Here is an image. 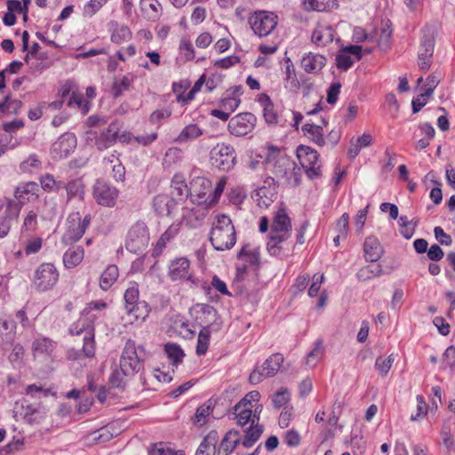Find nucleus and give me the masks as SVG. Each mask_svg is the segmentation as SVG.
<instances>
[{
	"label": "nucleus",
	"instance_id": "nucleus-24",
	"mask_svg": "<svg viewBox=\"0 0 455 455\" xmlns=\"http://www.w3.org/2000/svg\"><path fill=\"white\" fill-rule=\"evenodd\" d=\"M334 39V30L329 26H317L312 34V42L317 46H325Z\"/></svg>",
	"mask_w": 455,
	"mask_h": 455
},
{
	"label": "nucleus",
	"instance_id": "nucleus-7",
	"mask_svg": "<svg viewBox=\"0 0 455 455\" xmlns=\"http://www.w3.org/2000/svg\"><path fill=\"white\" fill-rule=\"evenodd\" d=\"M212 164L223 172H228L235 164L236 153L228 144H217L210 153Z\"/></svg>",
	"mask_w": 455,
	"mask_h": 455
},
{
	"label": "nucleus",
	"instance_id": "nucleus-23",
	"mask_svg": "<svg viewBox=\"0 0 455 455\" xmlns=\"http://www.w3.org/2000/svg\"><path fill=\"white\" fill-rule=\"evenodd\" d=\"M32 348L35 357L47 358L52 355L55 343L48 338H39L33 342Z\"/></svg>",
	"mask_w": 455,
	"mask_h": 455
},
{
	"label": "nucleus",
	"instance_id": "nucleus-19",
	"mask_svg": "<svg viewBox=\"0 0 455 455\" xmlns=\"http://www.w3.org/2000/svg\"><path fill=\"white\" fill-rule=\"evenodd\" d=\"M176 204V201L168 195H157L153 199L154 210L160 216H170Z\"/></svg>",
	"mask_w": 455,
	"mask_h": 455
},
{
	"label": "nucleus",
	"instance_id": "nucleus-10",
	"mask_svg": "<svg viewBox=\"0 0 455 455\" xmlns=\"http://www.w3.org/2000/svg\"><path fill=\"white\" fill-rule=\"evenodd\" d=\"M297 157L309 179L320 176L319 154L316 150L305 145L297 148Z\"/></svg>",
	"mask_w": 455,
	"mask_h": 455
},
{
	"label": "nucleus",
	"instance_id": "nucleus-54",
	"mask_svg": "<svg viewBox=\"0 0 455 455\" xmlns=\"http://www.w3.org/2000/svg\"><path fill=\"white\" fill-rule=\"evenodd\" d=\"M131 85V79L124 76L120 81H115L112 91L115 97L120 96L124 92L127 91Z\"/></svg>",
	"mask_w": 455,
	"mask_h": 455
},
{
	"label": "nucleus",
	"instance_id": "nucleus-57",
	"mask_svg": "<svg viewBox=\"0 0 455 455\" xmlns=\"http://www.w3.org/2000/svg\"><path fill=\"white\" fill-rule=\"evenodd\" d=\"M180 53L184 56L186 60H191L195 57L194 47L189 40L182 38L180 43Z\"/></svg>",
	"mask_w": 455,
	"mask_h": 455
},
{
	"label": "nucleus",
	"instance_id": "nucleus-12",
	"mask_svg": "<svg viewBox=\"0 0 455 455\" xmlns=\"http://www.w3.org/2000/svg\"><path fill=\"white\" fill-rule=\"evenodd\" d=\"M256 120V116L251 113L238 114L229 120L228 132L237 137L244 136L253 130Z\"/></svg>",
	"mask_w": 455,
	"mask_h": 455
},
{
	"label": "nucleus",
	"instance_id": "nucleus-14",
	"mask_svg": "<svg viewBox=\"0 0 455 455\" xmlns=\"http://www.w3.org/2000/svg\"><path fill=\"white\" fill-rule=\"evenodd\" d=\"M39 186L34 181L20 182L14 189V205L20 212L21 207L28 202H33L38 198Z\"/></svg>",
	"mask_w": 455,
	"mask_h": 455
},
{
	"label": "nucleus",
	"instance_id": "nucleus-15",
	"mask_svg": "<svg viewBox=\"0 0 455 455\" xmlns=\"http://www.w3.org/2000/svg\"><path fill=\"white\" fill-rule=\"evenodd\" d=\"M261 411L262 405L256 403L252 409V427L246 431L244 438L242 442L245 448L251 447L259 440L263 432V427L259 425V413Z\"/></svg>",
	"mask_w": 455,
	"mask_h": 455
},
{
	"label": "nucleus",
	"instance_id": "nucleus-34",
	"mask_svg": "<svg viewBox=\"0 0 455 455\" xmlns=\"http://www.w3.org/2000/svg\"><path fill=\"white\" fill-rule=\"evenodd\" d=\"M119 275L118 267L116 265H108L100 278V287L108 291L117 280Z\"/></svg>",
	"mask_w": 455,
	"mask_h": 455
},
{
	"label": "nucleus",
	"instance_id": "nucleus-38",
	"mask_svg": "<svg viewBox=\"0 0 455 455\" xmlns=\"http://www.w3.org/2000/svg\"><path fill=\"white\" fill-rule=\"evenodd\" d=\"M76 145V137L72 134H66L61 136L58 141L53 144V150H59L64 156H67L71 148Z\"/></svg>",
	"mask_w": 455,
	"mask_h": 455
},
{
	"label": "nucleus",
	"instance_id": "nucleus-58",
	"mask_svg": "<svg viewBox=\"0 0 455 455\" xmlns=\"http://www.w3.org/2000/svg\"><path fill=\"white\" fill-rule=\"evenodd\" d=\"M15 329V323L12 320L0 318V335L6 339H11V335Z\"/></svg>",
	"mask_w": 455,
	"mask_h": 455
},
{
	"label": "nucleus",
	"instance_id": "nucleus-43",
	"mask_svg": "<svg viewBox=\"0 0 455 455\" xmlns=\"http://www.w3.org/2000/svg\"><path fill=\"white\" fill-rule=\"evenodd\" d=\"M124 369L123 367L119 366V368H116L112 371L109 377V382L112 385V387L117 388L123 387L126 382L125 378L132 377V375L128 374L126 371H124Z\"/></svg>",
	"mask_w": 455,
	"mask_h": 455
},
{
	"label": "nucleus",
	"instance_id": "nucleus-47",
	"mask_svg": "<svg viewBox=\"0 0 455 455\" xmlns=\"http://www.w3.org/2000/svg\"><path fill=\"white\" fill-rule=\"evenodd\" d=\"M395 361L393 355L387 357L379 356L375 361V367L382 376H386Z\"/></svg>",
	"mask_w": 455,
	"mask_h": 455
},
{
	"label": "nucleus",
	"instance_id": "nucleus-9",
	"mask_svg": "<svg viewBox=\"0 0 455 455\" xmlns=\"http://www.w3.org/2000/svg\"><path fill=\"white\" fill-rule=\"evenodd\" d=\"M149 235L144 222H136L128 231L125 247L128 251L138 253L145 249L148 243Z\"/></svg>",
	"mask_w": 455,
	"mask_h": 455
},
{
	"label": "nucleus",
	"instance_id": "nucleus-20",
	"mask_svg": "<svg viewBox=\"0 0 455 455\" xmlns=\"http://www.w3.org/2000/svg\"><path fill=\"white\" fill-rule=\"evenodd\" d=\"M189 261L186 258L177 259L170 264L169 275L172 281L188 279L189 277Z\"/></svg>",
	"mask_w": 455,
	"mask_h": 455
},
{
	"label": "nucleus",
	"instance_id": "nucleus-4",
	"mask_svg": "<svg viewBox=\"0 0 455 455\" xmlns=\"http://www.w3.org/2000/svg\"><path fill=\"white\" fill-rule=\"evenodd\" d=\"M70 332L77 336H83V347L72 348L68 352V357L71 360L93 357L95 355L94 330L92 326L79 321L70 328Z\"/></svg>",
	"mask_w": 455,
	"mask_h": 455
},
{
	"label": "nucleus",
	"instance_id": "nucleus-13",
	"mask_svg": "<svg viewBox=\"0 0 455 455\" xmlns=\"http://www.w3.org/2000/svg\"><path fill=\"white\" fill-rule=\"evenodd\" d=\"M93 197L98 204L104 207H114L118 197V190L101 180H97L93 187Z\"/></svg>",
	"mask_w": 455,
	"mask_h": 455
},
{
	"label": "nucleus",
	"instance_id": "nucleus-22",
	"mask_svg": "<svg viewBox=\"0 0 455 455\" xmlns=\"http://www.w3.org/2000/svg\"><path fill=\"white\" fill-rule=\"evenodd\" d=\"M327 124L324 119H322L321 124H315L307 123L302 126L304 134L316 145L323 147L325 145V140L323 133V127Z\"/></svg>",
	"mask_w": 455,
	"mask_h": 455
},
{
	"label": "nucleus",
	"instance_id": "nucleus-16",
	"mask_svg": "<svg viewBox=\"0 0 455 455\" xmlns=\"http://www.w3.org/2000/svg\"><path fill=\"white\" fill-rule=\"evenodd\" d=\"M119 126L116 123H111L100 135L94 136L95 146L99 150H104L112 147L117 141Z\"/></svg>",
	"mask_w": 455,
	"mask_h": 455
},
{
	"label": "nucleus",
	"instance_id": "nucleus-21",
	"mask_svg": "<svg viewBox=\"0 0 455 455\" xmlns=\"http://www.w3.org/2000/svg\"><path fill=\"white\" fill-rule=\"evenodd\" d=\"M291 219L288 216L285 209L280 208L273 220L272 225H271V232L275 233H288L291 235Z\"/></svg>",
	"mask_w": 455,
	"mask_h": 455
},
{
	"label": "nucleus",
	"instance_id": "nucleus-3",
	"mask_svg": "<svg viewBox=\"0 0 455 455\" xmlns=\"http://www.w3.org/2000/svg\"><path fill=\"white\" fill-rule=\"evenodd\" d=\"M139 285L132 283L125 291L124 299L125 302V315H123L124 324H132L136 321H144L150 312L145 301H139Z\"/></svg>",
	"mask_w": 455,
	"mask_h": 455
},
{
	"label": "nucleus",
	"instance_id": "nucleus-26",
	"mask_svg": "<svg viewBox=\"0 0 455 455\" xmlns=\"http://www.w3.org/2000/svg\"><path fill=\"white\" fill-rule=\"evenodd\" d=\"M240 443V434L236 430L228 431L222 439L218 449V455H228Z\"/></svg>",
	"mask_w": 455,
	"mask_h": 455
},
{
	"label": "nucleus",
	"instance_id": "nucleus-18",
	"mask_svg": "<svg viewBox=\"0 0 455 455\" xmlns=\"http://www.w3.org/2000/svg\"><path fill=\"white\" fill-rule=\"evenodd\" d=\"M326 64V58L319 53L308 52L301 59V67L310 74L319 72Z\"/></svg>",
	"mask_w": 455,
	"mask_h": 455
},
{
	"label": "nucleus",
	"instance_id": "nucleus-42",
	"mask_svg": "<svg viewBox=\"0 0 455 455\" xmlns=\"http://www.w3.org/2000/svg\"><path fill=\"white\" fill-rule=\"evenodd\" d=\"M382 274L380 265H370L363 267L357 272V277L360 281H367L372 277L379 276Z\"/></svg>",
	"mask_w": 455,
	"mask_h": 455
},
{
	"label": "nucleus",
	"instance_id": "nucleus-31",
	"mask_svg": "<svg viewBox=\"0 0 455 455\" xmlns=\"http://www.w3.org/2000/svg\"><path fill=\"white\" fill-rule=\"evenodd\" d=\"M218 433L211 431L200 443L196 455H215Z\"/></svg>",
	"mask_w": 455,
	"mask_h": 455
},
{
	"label": "nucleus",
	"instance_id": "nucleus-32",
	"mask_svg": "<svg viewBox=\"0 0 455 455\" xmlns=\"http://www.w3.org/2000/svg\"><path fill=\"white\" fill-rule=\"evenodd\" d=\"M84 251L81 246L68 249L63 255V263L67 268L78 266L84 259Z\"/></svg>",
	"mask_w": 455,
	"mask_h": 455
},
{
	"label": "nucleus",
	"instance_id": "nucleus-35",
	"mask_svg": "<svg viewBox=\"0 0 455 455\" xmlns=\"http://www.w3.org/2000/svg\"><path fill=\"white\" fill-rule=\"evenodd\" d=\"M68 201L78 198L83 201L84 198V185L80 179L68 181L65 186Z\"/></svg>",
	"mask_w": 455,
	"mask_h": 455
},
{
	"label": "nucleus",
	"instance_id": "nucleus-1",
	"mask_svg": "<svg viewBox=\"0 0 455 455\" xmlns=\"http://www.w3.org/2000/svg\"><path fill=\"white\" fill-rule=\"evenodd\" d=\"M210 241L216 251L229 250L235 244V230L228 216H216L210 232Z\"/></svg>",
	"mask_w": 455,
	"mask_h": 455
},
{
	"label": "nucleus",
	"instance_id": "nucleus-55",
	"mask_svg": "<svg viewBox=\"0 0 455 455\" xmlns=\"http://www.w3.org/2000/svg\"><path fill=\"white\" fill-rule=\"evenodd\" d=\"M263 96L265 97L267 101L263 111L265 120L268 124H275L277 122V116L274 111L273 104L271 103L268 96L265 94H263Z\"/></svg>",
	"mask_w": 455,
	"mask_h": 455
},
{
	"label": "nucleus",
	"instance_id": "nucleus-5",
	"mask_svg": "<svg viewBox=\"0 0 455 455\" xmlns=\"http://www.w3.org/2000/svg\"><path fill=\"white\" fill-rule=\"evenodd\" d=\"M144 348L137 347L135 342L128 339L125 343L120 358V367H123L128 374L134 376L143 366Z\"/></svg>",
	"mask_w": 455,
	"mask_h": 455
},
{
	"label": "nucleus",
	"instance_id": "nucleus-29",
	"mask_svg": "<svg viewBox=\"0 0 455 455\" xmlns=\"http://www.w3.org/2000/svg\"><path fill=\"white\" fill-rule=\"evenodd\" d=\"M252 409L245 405L236 403L233 408V419L236 421V424L243 427L251 422L249 428L252 427Z\"/></svg>",
	"mask_w": 455,
	"mask_h": 455
},
{
	"label": "nucleus",
	"instance_id": "nucleus-56",
	"mask_svg": "<svg viewBox=\"0 0 455 455\" xmlns=\"http://www.w3.org/2000/svg\"><path fill=\"white\" fill-rule=\"evenodd\" d=\"M418 405H417V413L412 414L411 416V421H416L423 417H425L427 413V405L425 402V399L422 395H417L416 397Z\"/></svg>",
	"mask_w": 455,
	"mask_h": 455
},
{
	"label": "nucleus",
	"instance_id": "nucleus-49",
	"mask_svg": "<svg viewBox=\"0 0 455 455\" xmlns=\"http://www.w3.org/2000/svg\"><path fill=\"white\" fill-rule=\"evenodd\" d=\"M226 184H227V178L223 177V178L220 179L214 190H213L212 196L210 195L206 199H204V204H206L207 205H212V204L217 203L225 188Z\"/></svg>",
	"mask_w": 455,
	"mask_h": 455
},
{
	"label": "nucleus",
	"instance_id": "nucleus-2",
	"mask_svg": "<svg viewBox=\"0 0 455 455\" xmlns=\"http://www.w3.org/2000/svg\"><path fill=\"white\" fill-rule=\"evenodd\" d=\"M267 161L278 183L298 184L296 164L290 157L280 155L279 150L272 146L269 148Z\"/></svg>",
	"mask_w": 455,
	"mask_h": 455
},
{
	"label": "nucleus",
	"instance_id": "nucleus-62",
	"mask_svg": "<svg viewBox=\"0 0 455 455\" xmlns=\"http://www.w3.org/2000/svg\"><path fill=\"white\" fill-rule=\"evenodd\" d=\"M260 398V394L259 391L253 390L249 392L242 400L238 402V403L245 405L247 407L253 408V403H258Z\"/></svg>",
	"mask_w": 455,
	"mask_h": 455
},
{
	"label": "nucleus",
	"instance_id": "nucleus-51",
	"mask_svg": "<svg viewBox=\"0 0 455 455\" xmlns=\"http://www.w3.org/2000/svg\"><path fill=\"white\" fill-rule=\"evenodd\" d=\"M237 258L239 259H243L246 258L247 261L254 264L259 260V252L256 250H251L250 244H245L237 253Z\"/></svg>",
	"mask_w": 455,
	"mask_h": 455
},
{
	"label": "nucleus",
	"instance_id": "nucleus-17",
	"mask_svg": "<svg viewBox=\"0 0 455 455\" xmlns=\"http://www.w3.org/2000/svg\"><path fill=\"white\" fill-rule=\"evenodd\" d=\"M20 212L14 205V200H9L6 205L4 214L0 216V237H5L12 226L18 220Z\"/></svg>",
	"mask_w": 455,
	"mask_h": 455
},
{
	"label": "nucleus",
	"instance_id": "nucleus-6",
	"mask_svg": "<svg viewBox=\"0 0 455 455\" xmlns=\"http://www.w3.org/2000/svg\"><path fill=\"white\" fill-rule=\"evenodd\" d=\"M278 17L267 11L255 12L249 18V24L254 34L259 37L267 36L276 28Z\"/></svg>",
	"mask_w": 455,
	"mask_h": 455
},
{
	"label": "nucleus",
	"instance_id": "nucleus-37",
	"mask_svg": "<svg viewBox=\"0 0 455 455\" xmlns=\"http://www.w3.org/2000/svg\"><path fill=\"white\" fill-rule=\"evenodd\" d=\"M324 353V347L322 339H317L314 343L313 349L307 354L306 358V364L314 368L322 360Z\"/></svg>",
	"mask_w": 455,
	"mask_h": 455
},
{
	"label": "nucleus",
	"instance_id": "nucleus-33",
	"mask_svg": "<svg viewBox=\"0 0 455 455\" xmlns=\"http://www.w3.org/2000/svg\"><path fill=\"white\" fill-rule=\"evenodd\" d=\"M140 9L149 20H156L161 14V4L157 0H140Z\"/></svg>",
	"mask_w": 455,
	"mask_h": 455
},
{
	"label": "nucleus",
	"instance_id": "nucleus-59",
	"mask_svg": "<svg viewBox=\"0 0 455 455\" xmlns=\"http://www.w3.org/2000/svg\"><path fill=\"white\" fill-rule=\"evenodd\" d=\"M178 232L177 228L170 227L159 238L156 250L162 251L165 247L166 243L170 241Z\"/></svg>",
	"mask_w": 455,
	"mask_h": 455
},
{
	"label": "nucleus",
	"instance_id": "nucleus-11",
	"mask_svg": "<svg viewBox=\"0 0 455 455\" xmlns=\"http://www.w3.org/2000/svg\"><path fill=\"white\" fill-rule=\"evenodd\" d=\"M283 356L282 354L275 353L270 355L261 366V371L255 369L249 376V381L253 384L260 383L264 379L275 376L280 370Z\"/></svg>",
	"mask_w": 455,
	"mask_h": 455
},
{
	"label": "nucleus",
	"instance_id": "nucleus-60",
	"mask_svg": "<svg viewBox=\"0 0 455 455\" xmlns=\"http://www.w3.org/2000/svg\"><path fill=\"white\" fill-rule=\"evenodd\" d=\"M106 4V0H90L84 7L85 15L92 16Z\"/></svg>",
	"mask_w": 455,
	"mask_h": 455
},
{
	"label": "nucleus",
	"instance_id": "nucleus-63",
	"mask_svg": "<svg viewBox=\"0 0 455 455\" xmlns=\"http://www.w3.org/2000/svg\"><path fill=\"white\" fill-rule=\"evenodd\" d=\"M39 181H40L41 188L44 191H48V192L53 191L55 185H56V180H54V178L52 174L46 173V174L41 176L39 179Z\"/></svg>",
	"mask_w": 455,
	"mask_h": 455
},
{
	"label": "nucleus",
	"instance_id": "nucleus-48",
	"mask_svg": "<svg viewBox=\"0 0 455 455\" xmlns=\"http://www.w3.org/2000/svg\"><path fill=\"white\" fill-rule=\"evenodd\" d=\"M239 91L238 88H236L229 96L225 97L222 99L220 102V107L227 110L229 114L231 112H234L237 107L239 106L241 100L237 96H235V92Z\"/></svg>",
	"mask_w": 455,
	"mask_h": 455
},
{
	"label": "nucleus",
	"instance_id": "nucleus-50",
	"mask_svg": "<svg viewBox=\"0 0 455 455\" xmlns=\"http://www.w3.org/2000/svg\"><path fill=\"white\" fill-rule=\"evenodd\" d=\"M434 89L428 88L423 93L412 100V111L418 113L427 104L428 98L432 95Z\"/></svg>",
	"mask_w": 455,
	"mask_h": 455
},
{
	"label": "nucleus",
	"instance_id": "nucleus-36",
	"mask_svg": "<svg viewBox=\"0 0 455 455\" xmlns=\"http://www.w3.org/2000/svg\"><path fill=\"white\" fill-rule=\"evenodd\" d=\"M203 134V130L196 124H190L184 127L178 137L176 142L184 143L197 139Z\"/></svg>",
	"mask_w": 455,
	"mask_h": 455
},
{
	"label": "nucleus",
	"instance_id": "nucleus-39",
	"mask_svg": "<svg viewBox=\"0 0 455 455\" xmlns=\"http://www.w3.org/2000/svg\"><path fill=\"white\" fill-rule=\"evenodd\" d=\"M164 351L173 365L181 363L185 355L181 347L175 343H167L164 346Z\"/></svg>",
	"mask_w": 455,
	"mask_h": 455
},
{
	"label": "nucleus",
	"instance_id": "nucleus-52",
	"mask_svg": "<svg viewBox=\"0 0 455 455\" xmlns=\"http://www.w3.org/2000/svg\"><path fill=\"white\" fill-rule=\"evenodd\" d=\"M41 165V162L36 155H30L26 160L20 163V169L23 172H31L34 169H38Z\"/></svg>",
	"mask_w": 455,
	"mask_h": 455
},
{
	"label": "nucleus",
	"instance_id": "nucleus-61",
	"mask_svg": "<svg viewBox=\"0 0 455 455\" xmlns=\"http://www.w3.org/2000/svg\"><path fill=\"white\" fill-rule=\"evenodd\" d=\"M353 63L354 60H352V58L345 52L338 54L336 57V65L338 68L341 70H347L348 68H351Z\"/></svg>",
	"mask_w": 455,
	"mask_h": 455
},
{
	"label": "nucleus",
	"instance_id": "nucleus-46",
	"mask_svg": "<svg viewBox=\"0 0 455 455\" xmlns=\"http://www.w3.org/2000/svg\"><path fill=\"white\" fill-rule=\"evenodd\" d=\"M132 37V33L128 27L122 26L115 29L111 35V41L115 44H122L127 42Z\"/></svg>",
	"mask_w": 455,
	"mask_h": 455
},
{
	"label": "nucleus",
	"instance_id": "nucleus-30",
	"mask_svg": "<svg viewBox=\"0 0 455 455\" xmlns=\"http://www.w3.org/2000/svg\"><path fill=\"white\" fill-rule=\"evenodd\" d=\"M290 234L288 233H275L270 232L269 240L267 244V249L271 255L278 256L281 254L283 246V243L288 240Z\"/></svg>",
	"mask_w": 455,
	"mask_h": 455
},
{
	"label": "nucleus",
	"instance_id": "nucleus-8",
	"mask_svg": "<svg viewBox=\"0 0 455 455\" xmlns=\"http://www.w3.org/2000/svg\"><path fill=\"white\" fill-rule=\"evenodd\" d=\"M59 279V272L52 263H43L35 271L33 284L39 291L53 288Z\"/></svg>",
	"mask_w": 455,
	"mask_h": 455
},
{
	"label": "nucleus",
	"instance_id": "nucleus-53",
	"mask_svg": "<svg viewBox=\"0 0 455 455\" xmlns=\"http://www.w3.org/2000/svg\"><path fill=\"white\" fill-rule=\"evenodd\" d=\"M68 105L69 107H76L82 109L84 113H86L89 110V108L87 106L88 102L83 99L82 94L76 92H72L71 97L68 102Z\"/></svg>",
	"mask_w": 455,
	"mask_h": 455
},
{
	"label": "nucleus",
	"instance_id": "nucleus-44",
	"mask_svg": "<svg viewBox=\"0 0 455 455\" xmlns=\"http://www.w3.org/2000/svg\"><path fill=\"white\" fill-rule=\"evenodd\" d=\"M24 411V418L30 424L38 423L44 417V412L40 408L31 404L27 405Z\"/></svg>",
	"mask_w": 455,
	"mask_h": 455
},
{
	"label": "nucleus",
	"instance_id": "nucleus-40",
	"mask_svg": "<svg viewBox=\"0 0 455 455\" xmlns=\"http://www.w3.org/2000/svg\"><path fill=\"white\" fill-rule=\"evenodd\" d=\"M214 408L213 403L209 400L203 405L197 408L195 414V423L203 426L207 422V417H209Z\"/></svg>",
	"mask_w": 455,
	"mask_h": 455
},
{
	"label": "nucleus",
	"instance_id": "nucleus-41",
	"mask_svg": "<svg viewBox=\"0 0 455 455\" xmlns=\"http://www.w3.org/2000/svg\"><path fill=\"white\" fill-rule=\"evenodd\" d=\"M291 400V394L286 387H282L280 390L276 391L271 397V402L273 407L275 409H280L282 407H286L285 405Z\"/></svg>",
	"mask_w": 455,
	"mask_h": 455
},
{
	"label": "nucleus",
	"instance_id": "nucleus-25",
	"mask_svg": "<svg viewBox=\"0 0 455 455\" xmlns=\"http://www.w3.org/2000/svg\"><path fill=\"white\" fill-rule=\"evenodd\" d=\"M383 248L379 240L374 236H369L364 242V254L365 259L371 262L378 261L382 254Z\"/></svg>",
	"mask_w": 455,
	"mask_h": 455
},
{
	"label": "nucleus",
	"instance_id": "nucleus-45",
	"mask_svg": "<svg viewBox=\"0 0 455 455\" xmlns=\"http://www.w3.org/2000/svg\"><path fill=\"white\" fill-rule=\"evenodd\" d=\"M210 340V331L207 328H204L198 334L197 337V346H196V354L199 355H203L206 353L208 349Z\"/></svg>",
	"mask_w": 455,
	"mask_h": 455
},
{
	"label": "nucleus",
	"instance_id": "nucleus-28",
	"mask_svg": "<svg viewBox=\"0 0 455 455\" xmlns=\"http://www.w3.org/2000/svg\"><path fill=\"white\" fill-rule=\"evenodd\" d=\"M84 233L70 215L68 219V228L62 236V242L66 244L74 243L80 240Z\"/></svg>",
	"mask_w": 455,
	"mask_h": 455
},
{
	"label": "nucleus",
	"instance_id": "nucleus-64",
	"mask_svg": "<svg viewBox=\"0 0 455 455\" xmlns=\"http://www.w3.org/2000/svg\"><path fill=\"white\" fill-rule=\"evenodd\" d=\"M435 239L443 245H451L452 243L451 236L446 234L441 227L434 228Z\"/></svg>",
	"mask_w": 455,
	"mask_h": 455
},
{
	"label": "nucleus",
	"instance_id": "nucleus-27",
	"mask_svg": "<svg viewBox=\"0 0 455 455\" xmlns=\"http://www.w3.org/2000/svg\"><path fill=\"white\" fill-rule=\"evenodd\" d=\"M207 209L204 206H196L189 210L184 215V221L187 226L192 228H196L202 225L205 216Z\"/></svg>",
	"mask_w": 455,
	"mask_h": 455
}]
</instances>
